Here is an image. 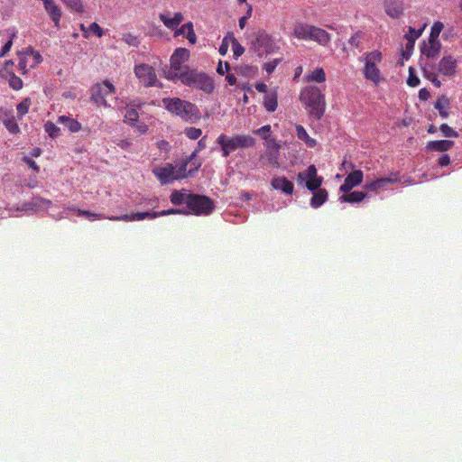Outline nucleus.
<instances>
[{"instance_id":"obj_57","label":"nucleus","mask_w":462,"mask_h":462,"mask_svg":"<svg viewBox=\"0 0 462 462\" xmlns=\"http://www.w3.org/2000/svg\"><path fill=\"white\" fill-rule=\"evenodd\" d=\"M229 70V63L228 62H223L222 60H219L217 72L220 75H224Z\"/></svg>"},{"instance_id":"obj_14","label":"nucleus","mask_w":462,"mask_h":462,"mask_svg":"<svg viewBox=\"0 0 462 462\" xmlns=\"http://www.w3.org/2000/svg\"><path fill=\"white\" fill-rule=\"evenodd\" d=\"M264 145L266 147V152L263 156L267 159L269 164L274 168H280L279 155L281 145L275 139L267 140Z\"/></svg>"},{"instance_id":"obj_58","label":"nucleus","mask_w":462,"mask_h":462,"mask_svg":"<svg viewBox=\"0 0 462 462\" xmlns=\"http://www.w3.org/2000/svg\"><path fill=\"white\" fill-rule=\"evenodd\" d=\"M430 91L427 88H423L420 89V91H419V98L420 100L426 101V100H428L430 98Z\"/></svg>"},{"instance_id":"obj_6","label":"nucleus","mask_w":462,"mask_h":462,"mask_svg":"<svg viewBox=\"0 0 462 462\" xmlns=\"http://www.w3.org/2000/svg\"><path fill=\"white\" fill-rule=\"evenodd\" d=\"M383 54L380 51L374 50L367 52L364 56L365 67L363 69L364 77L372 81L375 86L381 82V73L378 65L382 62Z\"/></svg>"},{"instance_id":"obj_31","label":"nucleus","mask_w":462,"mask_h":462,"mask_svg":"<svg viewBox=\"0 0 462 462\" xmlns=\"http://www.w3.org/2000/svg\"><path fill=\"white\" fill-rule=\"evenodd\" d=\"M296 134L297 137L305 142V143L310 147L313 148L317 145V141L311 137L309 136L308 133L306 132L305 128L300 125H296Z\"/></svg>"},{"instance_id":"obj_23","label":"nucleus","mask_w":462,"mask_h":462,"mask_svg":"<svg viewBox=\"0 0 462 462\" xmlns=\"http://www.w3.org/2000/svg\"><path fill=\"white\" fill-rule=\"evenodd\" d=\"M159 18L168 29L172 31L176 30L184 19L182 14L179 12L174 13L172 16H171V13L161 14Z\"/></svg>"},{"instance_id":"obj_40","label":"nucleus","mask_w":462,"mask_h":462,"mask_svg":"<svg viewBox=\"0 0 462 462\" xmlns=\"http://www.w3.org/2000/svg\"><path fill=\"white\" fill-rule=\"evenodd\" d=\"M45 131L51 138H56L60 135V129L52 122L48 121L44 125Z\"/></svg>"},{"instance_id":"obj_25","label":"nucleus","mask_w":462,"mask_h":462,"mask_svg":"<svg viewBox=\"0 0 462 462\" xmlns=\"http://www.w3.org/2000/svg\"><path fill=\"white\" fill-rule=\"evenodd\" d=\"M312 25L298 22L294 24L292 35L298 40L309 41L310 39V31H311Z\"/></svg>"},{"instance_id":"obj_59","label":"nucleus","mask_w":462,"mask_h":462,"mask_svg":"<svg viewBox=\"0 0 462 462\" xmlns=\"http://www.w3.org/2000/svg\"><path fill=\"white\" fill-rule=\"evenodd\" d=\"M23 161L33 171H39V166L37 165V163L32 159H31L29 157H24Z\"/></svg>"},{"instance_id":"obj_1","label":"nucleus","mask_w":462,"mask_h":462,"mask_svg":"<svg viewBox=\"0 0 462 462\" xmlns=\"http://www.w3.org/2000/svg\"><path fill=\"white\" fill-rule=\"evenodd\" d=\"M457 60L451 55L443 56L437 66L429 61L421 62L422 75L430 80L436 88H440L441 81L439 75L450 78L456 75Z\"/></svg>"},{"instance_id":"obj_41","label":"nucleus","mask_w":462,"mask_h":462,"mask_svg":"<svg viewBox=\"0 0 462 462\" xmlns=\"http://www.w3.org/2000/svg\"><path fill=\"white\" fill-rule=\"evenodd\" d=\"M444 25L441 22H435L431 27L430 33L429 36L430 40L439 41V36L443 30Z\"/></svg>"},{"instance_id":"obj_61","label":"nucleus","mask_w":462,"mask_h":462,"mask_svg":"<svg viewBox=\"0 0 462 462\" xmlns=\"http://www.w3.org/2000/svg\"><path fill=\"white\" fill-rule=\"evenodd\" d=\"M157 145H158L159 149L163 150V151H169L171 148L170 143L164 140L158 142Z\"/></svg>"},{"instance_id":"obj_33","label":"nucleus","mask_w":462,"mask_h":462,"mask_svg":"<svg viewBox=\"0 0 462 462\" xmlns=\"http://www.w3.org/2000/svg\"><path fill=\"white\" fill-rule=\"evenodd\" d=\"M366 197V193L363 191H352L340 197L341 201L348 203H356L362 201Z\"/></svg>"},{"instance_id":"obj_29","label":"nucleus","mask_w":462,"mask_h":462,"mask_svg":"<svg viewBox=\"0 0 462 462\" xmlns=\"http://www.w3.org/2000/svg\"><path fill=\"white\" fill-rule=\"evenodd\" d=\"M312 192L313 196L310 204L313 208H318L327 201L328 194L324 189H319Z\"/></svg>"},{"instance_id":"obj_55","label":"nucleus","mask_w":462,"mask_h":462,"mask_svg":"<svg viewBox=\"0 0 462 462\" xmlns=\"http://www.w3.org/2000/svg\"><path fill=\"white\" fill-rule=\"evenodd\" d=\"M183 213H185L183 210L178 209V208H171V209H168V210L155 212L156 217H162V216L173 215V214H183Z\"/></svg>"},{"instance_id":"obj_49","label":"nucleus","mask_w":462,"mask_h":462,"mask_svg":"<svg viewBox=\"0 0 462 462\" xmlns=\"http://www.w3.org/2000/svg\"><path fill=\"white\" fill-rule=\"evenodd\" d=\"M420 83V79L416 76L415 69L412 67L409 68V76L407 79V84L410 87L415 88Z\"/></svg>"},{"instance_id":"obj_7","label":"nucleus","mask_w":462,"mask_h":462,"mask_svg":"<svg viewBox=\"0 0 462 462\" xmlns=\"http://www.w3.org/2000/svg\"><path fill=\"white\" fill-rule=\"evenodd\" d=\"M189 59V51L186 48H177L170 60V69L167 71H164L165 78L167 79L175 81L178 79L179 73H182L184 71L185 67H183V63L186 62Z\"/></svg>"},{"instance_id":"obj_3","label":"nucleus","mask_w":462,"mask_h":462,"mask_svg":"<svg viewBox=\"0 0 462 462\" xmlns=\"http://www.w3.org/2000/svg\"><path fill=\"white\" fill-rule=\"evenodd\" d=\"M166 109L180 116L187 123H195L200 119V112L198 106L179 97L163 98L162 100Z\"/></svg>"},{"instance_id":"obj_38","label":"nucleus","mask_w":462,"mask_h":462,"mask_svg":"<svg viewBox=\"0 0 462 462\" xmlns=\"http://www.w3.org/2000/svg\"><path fill=\"white\" fill-rule=\"evenodd\" d=\"M71 210H75L79 216H83L88 217L89 220L93 221L95 219H104L106 218L102 214H97L91 212L89 210H83L79 208H71Z\"/></svg>"},{"instance_id":"obj_2","label":"nucleus","mask_w":462,"mask_h":462,"mask_svg":"<svg viewBox=\"0 0 462 462\" xmlns=\"http://www.w3.org/2000/svg\"><path fill=\"white\" fill-rule=\"evenodd\" d=\"M300 100L315 119H320L326 108L325 96L319 88L307 86L300 93Z\"/></svg>"},{"instance_id":"obj_51","label":"nucleus","mask_w":462,"mask_h":462,"mask_svg":"<svg viewBox=\"0 0 462 462\" xmlns=\"http://www.w3.org/2000/svg\"><path fill=\"white\" fill-rule=\"evenodd\" d=\"M185 28H187V39L191 44H195L197 42V36L194 32L193 23L189 22L185 23Z\"/></svg>"},{"instance_id":"obj_44","label":"nucleus","mask_w":462,"mask_h":462,"mask_svg":"<svg viewBox=\"0 0 462 462\" xmlns=\"http://www.w3.org/2000/svg\"><path fill=\"white\" fill-rule=\"evenodd\" d=\"M139 118V115L136 109L134 108H129L126 110L125 115V121L130 124L131 125H134Z\"/></svg>"},{"instance_id":"obj_30","label":"nucleus","mask_w":462,"mask_h":462,"mask_svg":"<svg viewBox=\"0 0 462 462\" xmlns=\"http://www.w3.org/2000/svg\"><path fill=\"white\" fill-rule=\"evenodd\" d=\"M57 121L64 125L71 133H77L81 129V125L76 119L69 116H60Z\"/></svg>"},{"instance_id":"obj_13","label":"nucleus","mask_w":462,"mask_h":462,"mask_svg":"<svg viewBox=\"0 0 462 462\" xmlns=\"http://www.w3.org/2000/svg\"><path fill=\"white\" fill-rule=\"evenodd\" d=\"M442 49V44L440 41L430 40L424 41L420 45V63H424L425 61H429V60L436 59Z\"/></svg>"},{"instance_id":"obj_20","label":"nucleus","mask_w":462,"mask_h":462,"mask_svg":"<svg viewBox=\"0 0 462 462\" xmlns=\"http://www.w3.org/2000/svg\"><path fill=\"white\" fill-rule=\"evenodd\" d=\"M145 218L153 219L156 218L155 212H137V213H131V214H125L122 216H116V217H108L107 219L113 220V221H140L143 220Z\"/></svg>"},{"instance_id":"obj_48","label":"nucleus","mask_w":462,"mask_h":462,"mask_svg":"<svg viewBox=\"0 0 462 462\" xmlns=\"http://www.w3.org/2000/svg\"><path fill=\"white\" fill-rule=\"evenodd\" d=\"M206 147H207V139H206V136H204L199 140L197 147H196L195 151L189 157V160L196 161V157H197L198 153L200 151L204 150Z\"/></svg>"},{"instance_id":"obj_15","label":"nucleus","mask_w":462,"mask_h":462,"mask_svg":"<svg viewBox=\"0 0 462 462\" xmlns=\"http://www.w3.org/2000/svg\"><path fill=\"white\" fill-rule=\"evenodd\" d=\"M201 166V162L197 161H189V158L182 162L180 166L175 169L176 180H182L190 176L194 171H198Z\"/></svg>"},{"instance_id":"obj_35","label":"nucleus","mask_w":462,"mask_h":462,"mask_svg":"<svg viewBox=\"0 0 462 462\" xmlns=\"http://www.w3.org/2000/svg\"><path fill=\"white\" fill-rule=\"evenodd\" d=\"M72 12L83 14L85 7L81 0H60Z\"/></svg>"},{"instance_id":"obj_34","label":"nucleus","mask_w":462,"mask_h":462,"mask_svg":"<svg viewBox=\"0 0 462 462\" xmlns=\"http://www.w3.org/2000/svg\"><path fill=\"white\" fill-rule=\"evenodd\" d=\"M277 94L272 93L264 97L263 106L268 112H274L278 106Z\"/></svg>"},{"instance_id":"obj_17","label":"nucleus","mask_w":462,"mask_h":462,"mask_svg":"<svg viewBox=\"0 0 462 462\" xmlns=\"http://www.w3.org/2000/svg\"><path fill=\"white\" fill-rule=\"evenodd\" d=\"M364 173L361 170L353 171L346 176L344 183L340 186V191L344 193L349 192L353 188L362 183Z\"/></svg>"},{"instance_id":"obj_45","label":"nucleus","mask_w":462,"mask_h":462,"mask_svg":"<svg viewBox=\"0 0 462 462\" xmlns=\"http://www.w3.org/2000/svg\"><path fill=\"white\" fill-rule=\"evenodd\" d=\"M365 33L362 31H357L355 32L348 40V43L353 48H360L361 40L363 39Z\"/></svg>"},{"instance_id":"obj_36","label":"nucleus","mask_w":462,"mask_h":462,"mask_svg":"<svg viewBox=\"0 0 462 462\" xmlns=\"http://www.w3.org/2000/svg\"><path fill=\"white\" fill-rule=\"evenodd\" d=\"M326 80V74L322 68H317L307 76L308 82L322 83Z\"/></svg>"},{"instance_id":"obj_46","label":"nucleus","mask_w":462,"mask_h":462,"mask_svg":"<svg viewBox=\"0 0 462 462\" xmlns=\"http://www.w3.org/2000/svg\"><path fill=\"white\" fill-rule=\"evenodd\" d=\"M424 30V27L421 28V29H414L412 27H410L409 28V31L408 32L405 34L404 38L408 41V42H416V40L421 35L422 32Z\"/></svg>"},{"instance_id":"obj_42","label":"nucleus","mask_w":462,"mask_h":462,"mask_svg":"<svg viewBox=\"0 0 462 462\" xmlns=\"http://www.w3.org/2000/svg\"><path fill=\"white\" fill-rule=\"evenodd\" d=\"M184 134L189 139L197 140L200 138L202 130L200 128L189 126L184 129Z\"/></svg>"},{"instance_id":"obj_9","label":"nucleus","mask_w":462,"mask_h":462,"mask_svg":"<svg viewBox=\"0 0 462 462\" xmlns=\"http://www.w3.org/2000/svg\"><path fill=\"white\" fill-rule=\"evenodd\" d=\"M116 88L108 80H105L101 84H97L91 89L90 99L98 106H109L108 97H113Z\"/></svg>"},{"instance_id":"obj_5","label":"nucleus","mask_w":462,"mask_h":462,"mask_svg":"<svg viewBox=\"0 0 462 462\" xmlns=\"http://www.w3.org/2000/svg\"><path fill=\"white\" fill-rule=\"evenodd\" d=\"M217 143L220 146L222 151V156L226 158L231 152H235L239 148H250L255 144V139L247 134H236L228 136L225 134H221L217 139Z\"/></svg>"},{"instance_id":"obj_21","label":"nucleus","mask_w":462,"mask_h":462,"mask_svg":"<svg viewBox=\"0 0 462 462\" xmlns=\"http://www.w3.org/2000/svg\"><path fill=\"white\" fill-rule=\"evenodd\" d=\"M384 10L387 15L397 19L403 14L402 0H389L384 2Z\"/></svg>"},{"instance_id":"obj_52","label":"nucleus","mask_w":462,"mask_h":462,"mask_svg":"<svg viewBox=\"0 0 462 462\" xmlns=\"http://www.w3.org/2000/svg\"><path fill=\"white\" fill-rule=\"evenodd\" d=\"M441 133L446 137H457V133L453 130L450 126H448L447 124H442L439 127Z\"/></svg>"},{"instance_id":"obj_4","label":"nucleus","mask_w":462,"mask_h":462,"mask_svg":"<svg viewBox=\"0 0 462 462\" xmlns=\"http://www.w3.org/2000/svg\"><path fill=\"white\" fill-rule=\"evenodd\" d=\"M178 79L185 86L197 88L208 94L215 88L212 79L206 73L191 69L187 66L182 73H179Z\"/></svg>"},{"instance_id":"obj_11","label":"nucleus","mask_w":462,"mask_h":462,"mask_svg":"<svg viewBox=\"0 0 462 462\" xmlns=\"http://www.w3.org/2000/svg\"><path fill=\"white\" fill-rule=\"evenodd\" d=\"M251 44L259 57L270 53L273 47L271 36L264 32H257Z\"/></svg>"},{"instance_id":"obj_37","label":"nucleus","mask_w":462,"mask_h":462,"mask_svg":"<svg viewBox=\"0 0 462 462\" xmlns=\"http://www.w3.org/2000/svg\"><path fill=\"white\" fill-rule=\"evenodd\" d=\"M230 42L233 48V55L235 59H238L245 52V48L239 43L234 35H230Z\"/></svg>"},{"instance_id":"obj_24","label":"nucleus","mask_w":462,"mask_h":462,"mask_svg":"<svg viewBox=\"0 0 462 462\" xmlns=\"http://www.w3.org/2000/svg\"><path fill=\"white\" fill-rule=\"evenodd\" d=\"M394 178H379L369 183H366L365 188L370 191H377L384 189L388 184L394 183L398 180L397 173L393 174Z\"/></svg>"},{"instance_id":"obj_56","label":"nucleus","mask_w":462,"mask_h":462,"mask_svg":"<svg viewBox=\"0 0 462 462\" xmlns=\"http://www.w3.org/2000/svg\"><path fill=\"white\" fill-rule=\"evenodd\" d=\"M88 31L95 33L97 37H102L104 34L103 29L97 23H92L88 27Z\"/></svg>"},{"instance_id":"obj_16","label":"nucleus","mask_w":462,"mask_h":462,"mask_svg":"<svg viewBox=\"0 0 462 462\" xmlns=\"http://www.w3.org/2000/svg\"><path fill=\"white\" fill-rule=\"evenodd\" d=\"M152 172L162 185H166L171 183L173 180H176L175 168L170 163H168L165 167L154 169Z\"/></svg>"},{"instance_id":"obj_19","label":"nucleus","mask_w":462,"mask_h":462,"mask_svg":"<svg viewBox=\"0 0 462 462\" xmlns=\"http://www.w3.org/2000/svg\"><path fill=\"white\" fill-rule=\"evenodd\" d=\"M309 41H313L320 46L327 47L331 42V35L324 29L312 25Z\"/></svg>"},{"instance_id":"obj_26","label":"nucleus","mask_w":462,"mask_h":462,"mask_svg":"<svg viewBox=\"0 0 462 462\" xmlns=\"http://www.w3.org/2000/svg\"><path fill=\"white\" fill-rule=\"evenodd\" d=\"M192 193H190L188 189H182L180 190L172 191L171 195V202L174 206H180L182 204H186L188 207V200L189 199Z\"/></svg>"},{"instance_id":"obj_8","label":"nucleus","mask_w":462,"mask_h":462,"mask_svg":"<svg viewBox=\"0 0 462 462\" xmlns=\"http://www.w3.org/2000/svg\"><path fill=\"white\" fill-rule=\"evenodd\" d=\"M189 213L194 215H209L215 208L214 201L204 195L191 194L188 200Z\"/></svg>"},{"instance_id":"obj_62","label":"nucleus","mask_w":462,"mask_h":462,"mask_svg":"<svg viewBox=\"0 0 462 462\" xmlns=\"http://www.w3.org/2000/svg\"><path fill=\"white\" fill-rule=\"evenodd\" d=\"M255 89L258 91V92H261V93H265L267 91V85L261 82V83H257L255 85Z\"/></svg>"},{"instance_id":"obj_50","label":"nucleus","mask_w":462,"mask_h":462,"mask_svg":"<svg viewBox=\"0 0 462 462\" xmlns=\"http://www.w3.org/2000/svg\"><path fill=\"white\" fill-rule=\"evenodd\" d=\"M122 40L129 46L137 47L140 44V41L137 36L130 32L124 33Z\"/></svg>"},{"instance_id":"obj_12","label":"nucleus","mask_w":462,"mask_h":462,"mask_svg":"<svg viewBox=\"0 0 462 462\" xmlns=\"http://www.w3.org/2000/svg\"><path fill=\"white\" fill-rule=\"evenodd\" d=\"M134 74L144 87L156 84L157 77L154 69L148 64H139L134 67Z\"/></svg>"},{"instance_id":"obj_53","label":"nucleus","mask_w":462,"mask_h":462,"mask_svg":"<svg viewBox=\"0 0 462 462\" xmlns=\"http://www.w3.org/2000/svg\"><path fill=\"white\" fill-rule=\"evenodd\" d=\"M282 61V59H274L273 60L267 62L263 65V69L267 74H271L274 71L277 65Z\"/></svg>"},{"instance_id":"obj_28","label":"nucleus","mask_w":462,"mask_h":462,"mask_svg":"<svg viewBox=\"0 0 462 462\" xmlns=\"http://www.w3.org/2000/svg\"><path fill=\"white\" fill-rule=\"evenodd\" d=\"M450 101L445 95L440 96L435 102L434 107L439 111L442 118L448 116V109L449 108Z\"/></svg>"},{"instance_id":"obj_54","label":"nucleus","mask_w":462,"mask_h":462,"mask_svg":"<svg viewBox=\"0 0 462 462\" xmlns=\"http://www.w3.org/2000/svg\"><path fill=\"white\" fill-rule=\"evenodd\" d=\"M15 36V33L13 32L11 35V39L7 41L5 45L2 48V51H0V58L4 57L12 48L13 46V38Z\"/></svg>"},{"instance_id":"obj_18","label":"nucleus","mask_w":462,"mask_h":462,"mask_svg":"<svg viewBox=\"0 0 462 462\" xmlns=\"http://www.w3.org/2000/svg\"><path fill=\"white\" fill-rule=\"evenodd\" d=\"M14 66V62L12 60H8L5 63L4 68L1 70V76L2 77H9L8 83L10 88H12L14 90H20L23 86V80L14 75L12 71Z\"/></svg>"},{"instance_id":"obj_47","label":"nucleus","mask_w":462,"mask_h":462,"mask_svg":"<svg viewBox=\"0 0 462 462\" xmlns=\"http://www.w3.org/2000/svg\"><path fill=\"white\" fill-rule=\"evenodd\" d=\"M254 134L260 135L265 141V143L267 142V140H273V138L270 137L271 136V125H266L260 127L259 129L254 131Z\"/></svg>"},{"instance_id":"obj_10","label":"nucleus","mask_w":462,"mask_h":462,"mask_svg":"<svg viewBox=\"0 0 462 462\" xmlns=\"http://www.w3.org/2000/svg\"><path fill=\"white\" fill-rule=\"evenodd\" d=\"M42 61V58L40 52L29 48L19 55L18 69L23 74H25L29 69H34Z\"/></svg>"},{"instance_id":"obj_43","label":"nucleus","mask_w":462,"mask_h":462,"mask_svg":"<svg viewBox=\"0 0 462 462\" xmlns=\"http://www.w3.org/2000/svg\"><path fill=\"white\" fill-rule=\"evenodd\" d=\"M31 105L32 101L29 97L23 99L21 103H19L16 106L18 116L22 117L23 116L27 114Z\"/></svg>"},{"instance_id":"obj_22","label":"nucleus","mask_w":462,"mask_h":462,"mask_svg":"<svg viewBox=\"0 0 462 462\" xmlns=\"http://www.w3.org/2000/svg\"><path fill=\"white\" fill-rule=\"evenodd\" d=\"M271 185L273 189L282 190L287 195H291L294 190L293 183L285 177H274Z\"/></svg>"},{"instance_id":"obj_27","label":"nucleus","mask_w":462,"mask_h":462,"mask_svg":"<svg viewBox=\"0 0 462 462\" xmlns=\"http://www.w3.org/2000/svg\"><path fill=\"white\" fill-rule=\"evenodd\" d=\"M454 142L450 140L430 141L427 149L432 152H446L452 148Z\"/></svg>"},{"instance_id":"obj_32","label":"nucleus","mask_w":462,"mask_h":462,"mask_svg":"<svg viewBox=\"0 0 462 462\" xmlns=\"http://www.w3.org/2000/svg\"><path fill=\"white\" fill-rule=\"evenodd\" d=\"M318 177V171L315 165H310L305 171L297 174V181L299 184L306 182L307 180H312Z\"/></svg>"},{"instance_id":"obj_60","label":"nucleus","mask_w":462,"mask_h":462,"mask_svg":"<svg viewBox=\"0 0 462 462\" xmlns=\"http://www.w3.org/2000/svg\"><path fill=\"white\" fill-rule=\"evenodd\" d=\"M450 163V158L448 154H443L439 159V164L442 167L448 166Z\"/></svg>"},{"instance_id":"obj_64","label":"nucleus","mask_w":462,"mask_h":462,"mask_svg":"<svg viewBox=\"0 0 462 462\" xmlns=\"http://www.w3.org/2000/svg\"><path fill=\"white\" fill-rule=\"evenodd\" d=\"M226 79L230 86H234L236 84V77L235 75L227 74Z\"/></svg>"},{"instance_id":"obj_63","label":"nucleus","mask_w":462,"mask_h":462,"mask_svg":"<svg viewBox=\"0 0 462 462\" xmlns=\"http://www.w3.org/2000/svg\"><path fill=\"white\" fill-rule=\"evenodd\" d=\"M6 127L7 129L11 132V133H17L19 132V127L18 125L15 124V123H10V124H7L6 125Z\"/></svg>"},{"instance_id":"obj_39","label":"nucleus","mask_w":462,"mask_h":462,"mask_svg":"<svg viewBox=\"0 0 462 462\" xmlns=\"http://www.w3.org/2000/svg\"><path fill=\"white\" fill-rule=\"evenodd\" d=\"M322 182L323 178L318 176L312 180H307V181L305 182V187L310 191H316L320 189Z\"/></svg>"}]
</instances>
